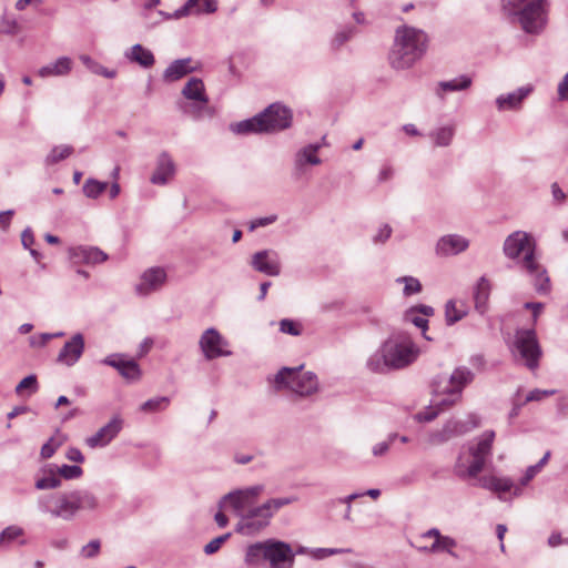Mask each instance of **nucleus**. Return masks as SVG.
I'll list each match as a JSON object with an SVG mask.
<instances>
[{"label": "nucleus", "instance_id": "3c124183", "mask_svg": "<svg viewBox=\"0 0 568 568\" xmlns=\"http://www.w3.org/2000/svg\"><path fill=\"white\" fill-rule=\"evenodd\" d=\"M231 537V532H226L222 536H219L214 539H212L209 544L205 545L204 547V552L206 555H212L214 552H216L221 546Z\"/></svg>", "mask_w": 568, "mask_h": 568}, {"label": "nucleus", "instance_id": "c03bdc74", "mask_svg": "<svg viewBox=\"0 0 568 568\" xmlns=\"http://www.w3.org/2000/svg\"><path fill=\"white\" fill-rule=\"evenodd\" d=\"M63 444V439L51 437L47 443H44L40 450V456L42 459L51 458L58 448Z\"/></svg>", "mask_w": 568, "mask_h": 568}, {"label": "nucleus", "instance_id": "58836bf2", "mask_svg": "<svg viewBox=\"0 0 568 568\" xmlns=\"http://www.w3.org/2000/svg\"><path fill=\"white\" fill-rule=\"evenodd\" d=\"M80 61L94 74H99L108 79H112L116 74L114 70L104 68L87 54L80 55Z\"/></svg>", "mask_w": 568, "mask_h": 568}, {"label": "nucleus", "instance_id": "79ce46f5", "mask_svg": "<svg viewBox=\"0 0 568 568\" xmlns=\"http://www.w3.org/2000/svg\"><path fill=\"white\" fill-rule=\"evenodd\" d=\"M396 282L404 283L403 294L405 296L418 294L422 291V284L416 277L403 276L398 277Z\"/></svg>", "mask_w": 568, "mask_h": 568}, {"label": "nucleus", "instance_id": "774afa93", "mask_svg": "<svg viewBox=\"0 0 568 568\" xmlns=\"http://www.w3.org/2000/svg\"><path fill=\"white\" fill-rule=\"evenodd\" d=\"M558 95L561 100H568V73L558 85Z\"/></svg>", "mask_w": 568, "mask_h": 568}, {"label": "nucleus", "instance_id": "72a5a7b5", "mask_svg": "<svg viewBox=\"0 0 568 568\" xmlns=\"http://www.w3.org/2000/svg\"><path fill=\"white\" fill-rule=\"evenodd\" d=\"M480 487L494 493H507L514 487V483L508 477L483 476L479 478Z\"/></svg>", "mask_w": 568, "mask_h": 568}, {"label": "nucleus", "instance_id": "b1692460", "mask_svg": "<svg viewBox=\"0 0 568 568\" xmlns=\"http://www.w3.org/2000/svg\"><path fill=\"white\" fill-rule=\"evenodd\" d=\"M104 364L114 367L126 379H138L140 377V367L133 359H124L120 355H110L104 361Z\"/></svg>", "mask_w": 568, "mask_h": 568}, {"label": "nucleus", "instance_id": "f257e3e1", "mask_svg": "<svg viewBox=\"0 0 568 568\" xmlns=\"http://www.w3.org/2000/svg\"><path fill=\"white\" fill-rule=\"evenodd\" d=\"M296 500V497L271 498L261 506L251 507L253 504L244 489H237L226 494L220 501V507L223 506V503L229 501L240 518L235 531L243 536H254L270 526L276 511Z\"/></svg>", "mask_w": 568, "mask_h": 568}, {"label": "nucleus", "instance_id": "4d7b16f0", "mask_svg": "<svg viewBox=\"0 0 568 568\" xmlns=\"http://www.w3.org/2000/svg\"><path fill=\"white\" fill-rule=\"evenodd\" d=\"M438 414L439 409L429 408L427 410L419 412L418 414H416V419L418 422L428 423L434 420L438 416Z\"/></svg>", "mask_w": 568, "mask_h": 568}, {"label": "nucleus", "instance_id": "6e6d98bb", "mask_svg": "<svg viewBox=\"0 0 568 568\" xmlns=\"http://www.w3.org/2000/svg\"><path fill=\"white\" fill-rule=\"evenodd\" d=\"M31 388L33 392L37 389V377L29 375L24 377L16 387L17 393H21L23 389Z\"/></svg>", "mask_w": 568, "mask_h": 568}, {"label": "nucleus", "instance_id": "4c0bfd02", "mask_svg": "<svg viewBox=\"0 0 568 568\" xmlns=\"http://www.w3.org/2000/svg\"><path fill=\"white\" fill-rule=\"evenodd\" d=\"M356 33V29L352 26H345L338 30L331 40V48L333 51H338L347 41H349Z\"/></svg>", "mask_w": 568, "mask_h": 568}, {"label": "nucleus", "instance_id": "de8ad7c7", "mask_svg": "<svg viewBox=\"0 0 568 568\" xmlns=\"http://www.w3.org/2000/svg\"><path fill=\"white\" fill-rule=\"evenodd\" d=\"M58 474L64 479H77L82 476L83 470L77 465H62L58 468Z\"/></svg>", "mask_w": 568, "mask_h": 568}, {"label": "nucleus", "instance_id": "c9c22d12", "mask_svg": "<svg viewBox=\"0 0 568 568\" xmlns=\"http://www.w3.org/2000/svg\"><path fill=\"white\" fill-rule=\"evenodd\" d=\"M321 144H310L298 151L296 155V164L302 165L303 163H308L312 165L321 164V159L316 155L320 150Z\"/></svg>", "mask_w": 568, "mask_h": 568}, {"label": "nucleus", "instance_id": "603ef678", "mask_svg": "<svg viewBox=\"0 0 568 568\" xmlns=\"http://www.w3.org/2000/svg\"><path fill=\"white\" fill-rule=\"evenodd\" d=\"M280 331L292 336L301 335V328L297 323L288 318H284L280 322Z\"/></svg>", "mask_w": 568, "mask_h": 568}, {"label": "nucleus", "instance_id": "680f3d73", "mask_svg": "<svg viewBox=\"0 0 568 568\" xmlns=\"http://www.w3.org/2000/svg\"><path fill=\"white\" fill-rule=\"evenodd\" d=\"M52 338H53L52 334L42 333L39 337L32 336L30 338V344H31V346H44Z\"/></svg>", "mask_w": 568, "mask_h": 568}, {"label": "nucleus", "instance_id": "6e6552de", "mask_svg": "<svg viewBox=\"0 0 568 568\" xmlns=\"http://www.w3.org/2000/svg\"><path fill=\"white\" fill-rule=\"evenodd\" d=\"M495 439L494 430H486L478 438V442L469 446L468 458L460 455L454 466L455 475L463 479L476 478L484 469L486 459L491 454Z\"/></svg>", "mask_w": 568, "mask_h": 568}, {"label": "nucleus", "instance_id": "473e14b6", "mask_svg": "<svg viewBox=\"0 0 568 568\" xmlns=\"http://www.w3.org/2000/svg\"><path fill=\"white\" fill-rule=\"evenodd\" d=\"M468 314V306L462 300H449L445 305V321L447 325H453L463 320Z\"/></svg>", "mask_w": 568, "mask_h": 568}, {"label": "nucleus", "instance_id": "f3484780", "mask_svg": "<svg viewBox=\"0 0 568 568\" xmlns=\"http://www.w3.org/2000/svg\"><path fill=\"white\" fill-rule=\"evenodd\" d=\"M251 266L260 273L268 276H277L281 273L278 254L273 250H262L252 255Z\"/></svg>", "mask_w": 568, "mask_h": 568}, {"label": "nucleus", "instance_id": "bb28decb", "mask_svg": "<svg viewBox=\"0 0 568 568\" xmlns=\"http://www.w3.org/2000/svg\"><path fill=\"white\" fill-rule=\"evenodd\" d=\"M192 59H178L174 60L170 65L164 70L163 78L166 81H176L186 74L193 72L196 68L191 65Z\"/></svg>", "mask_w": 568, "mask_h": 568}, {"label": "nucleus", "instance_id": "6ab92c4d", "mask_svg": "<svg viewBox=\"0 0 568 568\" xmlns=\"http://www.w3.org/2000/svg\"><path fill=\"white\" fill-rule=\"evenodd\" d=\"M469 240L459 234H447L438 239L435 251L438 256H453L465 252Z\"/></svg>", "mask_w": 568, "mask_h": 568}, {"label": "nucleus", "instance_id": "393cba45", "mask_svg": "<svg viewBox=\"0 0 568 568\" xmlns=\"http://www.w3.org/2000/svg\"><path fill=\"white\" fill-rule=\"evenodd\" d=\"M71 257L85 264H99L108 260V254L95 246H78L70 251Z\"/></svg>", "mask_w": 568, "mask_h": 568}, {"label": "nucleus", "instance_id": "f704fd0d", "mask_svg": "<svg viewBox=\"0 0 568 568\" xmlns=\"http://www.w3.org/2000/svg\"><path fill=\"white\" fill-rule=\"evenodd\" d=\"M455 135V128L453 125H445L433 130L429 133V138L434 141L436 146H448L450 145Z\"/></svg>", "mask_w": 568, "mask_h": 568}, {"label": "nucleus", "instance_id": "49530a36", "mask_svg": "<svg viewBox=\"0 0 568 568\" xmlns=\"http://www.w3.org/2000/svg\"><path fill=\"white\" fill-rule=\"evenodd\" d=\"M24 534L23 529L19 526H8L0 532V544H9L21 537Z\"/></svg>", "mask_w": 568, "mask_h": 568}, {"label": "nucleus", "instance_id": "f8f14e48", "mask_svg": "<svg viewBox=\"0 0 568 568\" xmlns=\"http://www.w3.org/2000/svg\"><path fill=\"white\" fill-rule=\"evenodd\" d=\"M199 344L204 357L209 361L232 354L231 351L226 349L227 341L212 327L203 332Z\"/></svg>", "mask_w": 568, "mask_h": 568}, {"label": "nucleus", "instance_id": "a211bd4d", "mask_svg": "<svg viewBox=\"0 0 568 568\" xmlns=\"http://www.w3.org/2000/svg\"><path fill=\"white\" fill-rule=\"evenodd\" d=\"M123 420L120 416H114L111 420L101 427L95 434L85 438V444L90 448L105 447L121 432Z\"/></svg>", "mask_w": 568, "mask_h": 568}, {"label": "nucleus", "instance_id": "ea45409f", "mask_svg": "<svg viewBox=\"0 0 568 568\" xmlns=\"http://www.w3.org/2000/svg\"><path fill=\"white\" fill-rule=\"evenodd\" d=\"M106 182H100L95 179H88L83 185V193L87 197L97 199L106 190Z\"/></svg>", "mask_w": 568, "mask_h": 568}, {"label": "nucleus", "instance_id": "69168bd1", "mask_svg": "<svg viewBox=\"0 0 568 568\" xmlns=\"http://www.w3.org/2000/svg\"><path fill=\"white\" fill-rule=\"evenodd\" d=\"M552 394H555L554 389H550V390L534 389V390H531L528 394L527 400L528 402L540 400L544 396H549V395H552Z\"/></svg>", "mask_w": 568, "mask_h": 568}, {"label": "nucleus", "instance_id": "a19ab883", "mask_svg": "<svg viewBox=\"0 0 568 568\" xmlns=\"http://www.w3.org/2000/svg\"><path fill=\"white\" fill-rule=\"evenodd\" d=\"M73 152V148L70 145H59L54 146L51 152L45 158V163L51 165L55 164L68 156H70Z\"/></svg>", "mask_w": 568, "mask_h": 568}, {"label": "nucleus", "instance_id": "bf43d9fd", "mask_svg": "<svg viewBox=\"0 0 568 568\" xmlns=\"http://www.w3.org/2000/svg\"><path fill=\"white\" fill-rule=\"evenodd\" d=\"M541 469L537 465L529 466L526 469L524 477L520 479V485L526 486Z\"/></svg>", "mask_w": 568, "mask_h": 568}, {"label": "nucleus", "instance_id": "ddd939ff", "mask_svg": "<svg viewBox=\"0 0 568 568\" xmlns=\"http://www.w3.org/2000/svg\"><path fill=\"white\" fill-rule=\"evenodd\" d=\"M427 538H433V544L430 546L416 545L418 551L432 554L447 552L453 557H457L453 550L457 546V542L454 538L449 536H443L437 528H430L417 538V542Z\"/></svg>", "mask_w": 568, "mask_h": 568}, {"label": "nucleus", "instance_id": "4be33fe9", "mask_svg": "<svg viewBox=\"0 0 568 568\" xmlns=\"http://www.w3.org/2000/svg\"><path fill=\"white\" fill-rule=\"evenodd\" d=\"M175 174V163L171 155L163 151L156 159V168L150 178L155 185H165Z\"/></svg>", "mask_w": 568, "mask_h": 568}, {"label": "nucleus", "instance_id": "a878e982", "mask_svg": "<svg viewBox=\"0 0 568 568\" xmlns=\"http://www.w3.org/2000/svg\"><path fill=\"white\" fill-rule=\"evenodd\" d=\"M73 62L69 57H60L38 70L40 78L63 77L71 72Z\"/></svg>", "mask_w": 568, "mask_h": 568}, {"label": "nucleus", "instance_id": "dca6fc26", "mask_svg": "<svg viewBox=\"0 0 568 568\" xmlns=\"http://www.w3.org/2000/svg\"><path fill=\"white\" fill-rule=\"evenodd\" d=\"M166 282V272L162 267H150L140 276V282L135 285V292L140 296H148L152 292L159 291Z\"/></svg>", "mask_w": 568, "mask_h": 568}, {"label": "nucleus", "instance_id": "5fc2aeb1", "mask_svg": "<svg viewBox=\"0 0 568 568\" xmlns=\"http://www.w3.org/2000/svg\"><path fill=\"white\" fill-rule=\"evenodd\" d=\"M359 496H362V495L361 494H351L348 496H345V497H342V498L338 499L339 503L346 505V510H345V514H344V519L345 520L352 521V516H351V513H352V501L355 500L356 498H358Z\"/></svg>", "mask_w": 568, "mask_h": 568}, {"label": "nucleus", "instance_id": "7c9ffc66", "mask_svg": "<svg viewBox=\"0 0 568 568\" xmlns=\"http://www.w3.org/2000/svg\"><path fill=\"white\" fill-rule=\"evenodd\" d=\"M185 99L206 104L209 99L205 94L204 83L199 78H191L182 90Z\"/></svg>", "mask_w": 568, "mask_h": 568}, {"label": "nucleus", "instance_id": "412c9836", "mask_svg": "<svg viewBox=\"0 0 568 568\" xmlns=\"http://www.w3.org/2000/svg\"><path fill=\"white\" fill-rule=\"evenodd\" d=\"M217 10L216 0H187L181 8L175 10L168 18L181 19L191 14L214 13Z\"/></svg>", "mask_w": 568, "mask_h": 568}, {"label": "nucleus", "instance_id": "7ed1b4c3", "mask_svg": "<svg viewBox=\"0 0 568 568\" xmlns=\"http://www.w3.org/2000/svg\"><path fill=\"white\" fill-rule=\"evenodd\" d=\"M427 48L426 33L414 27L400 26L396 29L394 43L388 53L392 68L405 70L419 60Z\"/></svg>", "mask_w": 568, "mask_h": 568}, {"label": "nucleus", "instance_id": "9d476101", "mask_svg": "<svg viewBox=\"0 0 568 568\" xmlns=\"http://www.w3.org/2000/svg\"><path fill=\"white\" fill-rule=\"evenodd\" d=\"M513 354L524 361L525 365L534 371L539 366V359L542 355L534 328L517 329L514 336Z\"/></svg>", "mask_w": 568, "mask_h": 568}, {"label": "nucleus", "instance_id": "338daca9", "mask_svg": "<svg viewBox=\"0 0 568 568\" xmlns=\"http://www.w3.org/2000/svg\"><path fill=\"white\" fill-rule=\"evenodd\" d=\"M14 214V211L13 210H8V211H3V212H0V227L2 230H8V227L10 226V221H11V217L13 216Z\"/></svg>", "mask_w": 568, "mask_h": 568}, {"label": "nucleus", "instance_id": "4468645a", "mask_svg": "<svg viewBox=\"0 0 568 568\" xmlns=\"http://www.w3.org/2000/svg\"><path fill=\"white\" fill-rule=\"evenodd\" d=\"M523 267L531 276L532 285L540 295H547L551 290L547 271L535 260L532 252L528 251L523 258Z\"/></svg>", "mask_w": 568, "mask_h": 568}, {"label": "nucleus", "instance_id": "e2e57ef3", "mask_svg": "<svg viewBox=\"0 0 568 568\" xmlns=\"http://www.w3.org/2000/svg\"><path fill=\"white\" fill-rule=\"evenodd\" d=\"M65 457L69 460L75 462V463H83L84 462V456L82 455L81 450L75 448V447L69 448L67 454H65Z\"/></svg>", "mask_w": 568, "mask_h": 568}, {"label": "nucleus", "instance_id": "0eeeda50", "mask_svg": "<svg viewBox=\"0 0 568 568\" xmlns=\"http://www.w3.org/2000/svg\"><path fill=\"white\" fill-rule=\"evenodd\" d=\"M474 373L466 366L456 367L450 375L439 374L432 383L433 392L438 396H447L438 402L443 409L450 407L462 399L463 389L473 382Z\"/></svg>", "mask_w": 568, "mask_h": 568}, {"label": "nucleus", "instance_id": "aec40b11", "mask_svg": "<svg viewBox=\"0 0 568 568\" xmlns=\"http://www.w3.org/2000/svg\"><path fill=\"white\" fill-rule=\"evenodd\" d=\"M84 351V337L81 333L74 334L58 354L57 362L67 366H73L82 356Z\"/></svg>", "mask_w": 568, "mask_h": 568}, {"label": "nucleus", "instance_id": "e433bc0d", "mask_svg": "<svg viewBox=\"0 0 568 568\" xmlns=\"http://www.w3.org/2000/svg\"><path fill=\"white\" fill-rule=\"evenodd\" d=\"M444 433L447 434V437L450 439L455 437L463 436L469 432V427L467 423L464 420L450 418L444 425Z\"/></svg>", "mask_w": 568, "mask_h": 568}, {"label": "nucleus", "instance_id": "9b49d317", "mask_svg": "<svg viewBox=\"0 0 568 568\" xmlns=\"http://www.w3.org/2000/svg\"><path fill=\"white\" fill-rule=\"evenodd\" d=\"M261 116L265 133H274L288 129L293 120L291 109L278 102L270 104L261 112Z\"/></svg>", "mask_w": 568, "mask_h": 568}, {"label": "nucleus", "instance_id": "5701e85b", "mask_svg": "<svg viewBox=\"0 0 568 568\" xmlns=\"http://www.w3.org/2000/svg\"><path fill=\"white\" fill-rule=\"evenodd\" d=\"M532 87H520L514 92L500 94L496 98L498 111H517L521 108L523 101L531 93Z\"/></svg>", "mask_w": 568, "mask_h": 568}, {"label": "nucleus", "instance_id": "a18cd8bd", "mask_svg": "<svg viewBox=\"0 0 568 568\" xmlns=\"http://www.w3.org/2000/svg\"><path fill=\"white\" fill-rule=\"evenodd\" d=\"M449 442L447 434L444 433V428L435 429L429 432L425 437V443L429 447L439 446Z\"/></svg>", "mask_w": 568, "mask_h": 568}, {"label": "nucleus", "instance_id": "864d4df0", "mask_svg": "<svg viewBox=\"0 0 568 568\" xmlns=\"http://www.w3.org/2000/svg\"><path fill=\"white\" fill-rule=\"evenodd\" d=\"M100 551V541L98 539L91 540L81 549V555L85 558H94Z\"/></svg>", "mask_w": 568, "mask_h": 568}, {"label": "nucleus", "instance_id": "0e129e2a", "mask_svg": "<svg viewBox=\"0 0 568 568\" xmlns=\"http://www.w3.org/2000/svg\"><path fill=\"white\" fill-rule=\"evenodd\" d=\"M21 243L24 248H30L31 245L34 243V236L30 227L23 230L21 234Z\"/></svg>", "mask_w": 568, "mask_h": 568}, {"label": "nucleus", "instance_id": "09e8293b", "mask_svg": "<svg viewBox=\"0 0 568 568\" xmlns=\"http://www.w3.org/2000/svg\"><path fill=\"white\" fill-rule=\"evenodd\" d=\"M61 486V479L55 475L40 478L36 481V488L40 490L54 489Z\"/></svg>", "mask_w": 568, "mask_h": 568}, {"label": "nucleus", "instance_id": "37998d69", "mask_svg": "<svg viewBox=\"0 0 568 568\" xmlns=\"http://www.w3.org/2000/svg\"><path fill=\"white\" fill-rule=\"evenodd\" d=\"M169 403H170V399L166 396L154 397V398H150L146 402H144L141 405L140 409L142 412H148V413L149 412H158V410H162L165 407H168Z\"/></svg>", "mask_w": 568, "mask_h": 568}, {"label": "nucleus", "instance_id": "f03ea898", "mask_svg": "<svg viewBox=\"0 0 568 568\" xmlns=\"http://www.w3.org/2000/svg\"><path fill=\"white\" fill-rule=\"evenodd\" d=\"M419 347L406 334L392 335L366 361L374 374H386L412 365L419 356Z\"/></svg>", "mask_w": 568, "mask_h": 568}, {"label": "nucleus", "instance_id": "1a4fd4ad", "mask_svg": "<svg viewBox=\"0 0 568 568\" xmlns=\"http://www.w3.org/2000/svg\"><path fill=\"white\" fill-rule=\"evenodd\" d=\"M298 367H283L275 376L277 388L286 387L295 394L306 397L318 390L317 376L312 372H302Z\"/></svg>", "mask_w": 568, "mask_h": 568}, {"label": "nucleus", "instance_id": "13d9d810", "mask_svg": "<svg viewBox=\"0 0 568 568\" xmlns=\"http://www.w3.org/2000/svg\"><path fill=\"white\" fill-rule=\"evenodd\" d=\"M392 235V227L388 224H384L379 230L378 233L374 236L375 243H384L386 240H388Z\"/></svg>", "mask_w": 568, "mask_h": 568}, {"label": "nucleus", "instance_id": "8fccbe9b", "mask_svg": "<svg viewBox=\"0 0 568 568\" xmlns=\"http://www.w3.org/2000/svg\"><path fill=\"white\" fill-rule=\"evenodd\" d=\"M416 311L414 308H410L407 314H406V318L408 321H410L416 327L418 328H422L423 331V336L426 338V339H432L430 337H428L425 333L426 328H427V324H428V321L425 318V317H420V316H417L415 315Z\"/></svg>", "mask_w": 568, "mask_h": 568}, {"label": "nucleus", "instance_id": "c85d7f7f", "mask_svg": "<svg viewBox=\"0 0 568 568\" xmlns=\"http://www.w3.org/2000/svg\"><path fill=\"white\" fill-rule=\"evenodd\" d=\"M124 57L134 63H138L142 68H151L155 63V59L153 53L144 48L143 45L136 43L132 45L124 52Z\"/></svg>", "mask_w": 568, "mask_h": 568}, {"label": "nucleus", "instance_id": "423d86ee", "mask_svg": "<svg viewBox=\"0 0 568 568\" xmlns=\"http://www.w3.org/2000/svg\"><path fill=\"white\" fill-rule=\"evenodd\" d=\"M262 560L268 562L270 568H293L295 552L290 544L270 538L246 548V564L256 565Z\"/></svg>", "mask_w": 568, "mask_h": 568}, {"label": "nucleus", "instance_id": "2eb2a0df", "mask_svg": "<svg viewBox=\"0 0 568 568\" xmlns=\"http://www.w3.org/2000/svg\"><path fill=\"white\" fill-rule=\"evenodd\" d=\"M503 251L508 258L515 260L518 258L520 254L525 256L528 251L535 254V244L529 234L523 231H516L506 237Z\"/></svg>", "mask_w": 568, "mask_h": 568}, {"label": "nucleus", "instance_id": "20e7f679", "mask_svg": "<svg viewBox=\"0 0 568 568\" xmlns=\"http://www.w3.org/2000/svg\"><path fill=\"white\" fill-rule=\"evenodd\" d=\"M97 506L95 496L87 490L50 494L38 499L40 511L67 521L72 520L79 510H93Z\"/></svg>", "mask_w": 568, "mask_h": 568}, {"label": "nucleus", "instance_id": "cd10ccee", "mask_svg": "<svg viewBox=\"0 0 568 568\" xmlns=\"http://www.w3.org/2000/svg\"><path fill=\"white\" fill-rule=\"evenodd\" d=\"M490 295V283L489 281L481 276L474 290V303H475V310L480 314L484 315L488 311V301Z\"/></svg>", "mask_w": 568, "mask_h": 568}, {"label": "nucleus", "instance_id": "c756f323", "mask_svg": "<svg viewBox=\"0 0 568 568\" xmlns=\"http://www.w3.org/2000/svg\"><path fill=\"white\" fill-rule=\"evenodd\" d=\"M473 80L469 75L463 74L447 81H440L436 88V95L444 99V93L465 91L470 88Z\"/></svg>", "mask_w": 568, "mask_h": 568}, {"label": "nucleus", "instance_id": "39448f33", "mask_svg": "<svg viewBox=\"0 0 568 568\" xmlns=\"http://www.w3.org/2000/svg\"><path fill=\"white\" fill-rule=\"evenodd\" d=\"M501 9L513 23L529 34L540 33L547 23L546 0H500Z\"/></svg>", "mask_w": 568, "mask_h": 568}, {"label": "nucleus", "instance_id": "052dcab7", "mask_svg": "<svg viewBox=\"0 0 568 568\" xmlns=\"http://www.w3.org/2000/svg\"><path fill=\"white\" fill-rule=\"evenodd\" d=\"M263 490H264L263 485H255V486L244 488V491L247 495L248 499L252 501V504L263 493Z\"/></svg>", "mask_w": 568, "mask_h": 568}, {"label": "nucleus", "instance_id": "2f4dec72", "mask_svg": "<svg viewBox=\"0 0 568 568\" xmlns=\"http://www.w3.org/2000/svg\"><path fill=\"white\" fill-rule=\"evenodd\" d=\"M231 131L235 134H251V133H265L263 129V120L261 113L254 115L251 119L240 121L231 124Z\"/></svg>", "mask_w": 568, "mask_h": 568}]
</instances>
